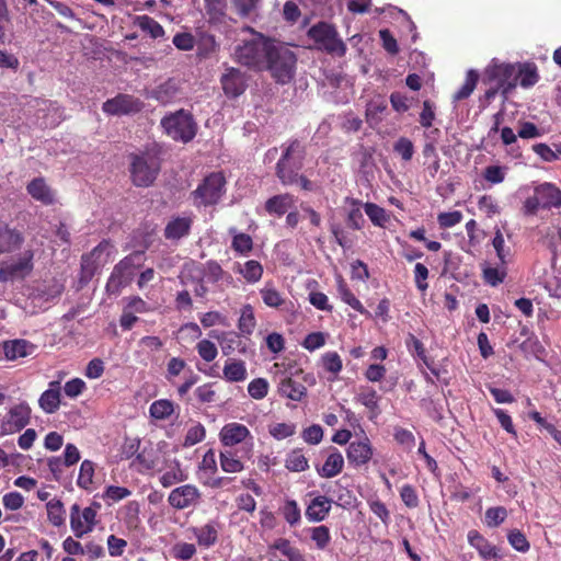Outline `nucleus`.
I'll return each mask as SVG.
<instances>
[{
  "instance_id": "f257e3e1",
  "label": "nucleus",
  "mask_w": 561,
  "mask_h": 561,
  "mask_svg": "<svg viewBox=\"0 0 561 561\" xmlns=\"http://www.w3.org/2000/svg\"><path fill=\"white\" fill-rule=\"evenodd\" d=\"M282 148V156L275 167L276 178L284 186L299 185L304 191H313V182L300 174L306 157L305 146L298 139H291Z\"/></svg>"
},
{
  "instance_id": "f03ea898",
  "label": "nucleus",
  "mask_w": 561,
  "mask_h": 561,
  "mask_svg": "<svg viewBox=\"0 0 561 561\" xmlns=\"http://www.w3.org/2000/svg\"><path fill=\"white\" fill-rule=\"evenodd\" d=\"M161 170V159L157 152L142 151L129 154V173L131 183L137 187H149Z\"/></svg>"
},
{
  "instance_id": "7ed1b4c3",
  "label": "nucleus",
  "mask_w": 561,
  "mask_h": 561,
  "mask_svg": "<svg viewBox=\"0 0 561 561\" xmlns=\"http://www.w3.org/2000/svg\"><path fill=\"white\" fill-rule=\"evenodd\" d=\"M273 44L263 35L256 34L250 41H243L234 49L236 60L249 68L263 69L266 64V58L271 57V49Z\"/></svg>"
},
{
  "instance_id": "20e7f679",
  "label": "nucleus",
  "mask_w": 561,
  "mask_h": 561,
  "mask_svg": "<svg viewBox=\"0 0 561 561\" xmlns=\"http://www.w3.org/2000/svg\"><path fill=\"white\" fill-rule=\"evenodd\" d=\"M227 192V180L222 172H211L206 175L191 193L194 205L209 207L217 205Z\"/></svg>"
},
{
  "instance_id": "39448f33",
  "label": "nucleus",
  "mask_w": 561,
  "mask_h": 561,
  "mask_svg": "<svg viewBox=\"0 0 561 561\" xmlns=\"http://www.w3.org/2000/svg\"><path fill=\"white\" fill-rule=\"evenodd\" d=\"M307 35L314 42L319 49H322L328 54H334L342 57L346 53V45L340 38L334 25L330 23L323 21L318 22L308 30Z\"/></svg>"
},
{
  "instance_id": "423d86ee",
  "label": "nucleus",
  "mask_w": 561,
  "mask_h": 561,
  "mask_svg": "<svg viewBox=\"0 0 561 561\" xmlns=\"http://www.w3.org/2000/svg\"><path fill=\"white\" fill-rule=\"evenodd\" d=\"M141 256V252L131 253L114 266L106 283L107 293L119 294L123 288L131 283L135 270L140 266Z\"/></svg>"
},
{
  "instance_id": "0eeeda50",
  "label": "nucleus",
  "mask_w": 561,
  "mask_h": 561,
  "mask_svg": "<svg viewBox=\"0 0 561 561\" xmlns=\"http://www.w3.org/2000/svg\"><path fill=\"white\" fill-rule=\"evenodd\" d=\"M515 68V64L499 62L493 59L484 69L482 82L495 84L501 89V93L507 96L516 88Z\"/></svg>"
},
{
  "instance_id": "6e6552de",
  "label": "nucleus",
  "mask_w": 561,
  "mask_h": 561,
  "mask_svg": "<svg viewBox=\"0 0 561 561\" xmlns=\"http://www.w3.org/2000/svg\"><path fill=\"white\" fill-rule=\"evenodd\" d=\"M161 126L167 135L174 140L188 142L196 135V124L192 115L183 110L163 117Z\"/></svg>"
},
{
  "instance_id": "1a4fd4ad",
  "label": "nucleus",
  "mask_w": 561,
  "mask_h": 561,
  "mask_svg": "<svg viewBox=\"0 0 561 561\" xmlns=\"http://www.w3.org/2000/svg\"><path fill=\"white\" fill-rule=\"evenodd\" d=\"M296 56L288 49H277L274 45L271 49V57L266 58L264 68L271 70L277 82L285 84L289 82L295 73Z\"/></svg>"
},
{
  "instance_id": "9d476101",
  "label": "nucleus",
  "mask_w": 561,
  "mask_h": 561,
  "mask_svg": "<svg viewBox=\"0 0 561 561\" xmlns=\"http://www.w3.org/2000/svg\"><path fill=\"white\" fill-rule=\"evenodd\" d=\"M316 385V378L311 373L297 370L291 376H285L280 379L277 390L280 397L300 402L307 397V386Z\"/></svg>"
},
{
  "instance_id": "9b49d317",
  "label": "nucleus",
  "mask_w": 561,
  "mask_h": 561,
  "mask_svg": "<svg viewBox=\"0 0 561 561\" xmlns=\"http://www.w3.org/2000/svg\"><path fill=\"white\" fill-rule=\"evenodd\" d=\"M101 505L93 502L91 506L83 510L75 503L70 508V528L77 538H82L91 533L96 525V515Z\"/></svg>"
},
{
  "instance_id": "f8f14e48",
  "label": "nucleus",
  "mask_w": 561,
  "mask_h": 561,
  "mask_svg": "<svg viewBox=\"0 0 561 561\" xmlns=\"http://www.w3.org/2000/svg\"><path fill=\"white\" fill-rule=\"evenodd\" d=\"M34 251L28 249L16 261L3 263L0 266V282L8 283L28 276L34 270Z\"/></svg>"
},
{
  "instance_id": "ddd939ff",
  "label": "nucleus",
  "mask_w": 561,
  "mask_h": 561,
  "mask_svg": "<svg viewBox=\"0 0 561 561\" xmlns=\"http://www.w3.org/2000/svg\"><path fill=\"white\" fill-rule=\"evenodd\" d=\"M144 108V102L130 94L119 93L106 100L102 111L107 115L123 116L139 113Z\"/></svg>"
},
{
  "instance_id": "4468645a",
  "label": "nucleus",
  "mask_w": 561,
  "mask_h": 561,
  "mask_svg": "<svg viewBox=\"0 0 561 561\" xmlns=\"http://www.w3.org/2000/svg\"><path fill=\"white\" fill-rule=\"evenodd\" d=\"M31 420V408L27 403L21 402L12 407L1 423L3 435L14 434L23 430Z\"/></svg>"
},
{
  "instance_id": "2eb2a0df",
  "label": "nucleus",
  "mask_w": 561,
  "mask_h": 561,
  "mask_svg": "<svg viewBox=\"0 0 561 561\" xmlns=\"http://www.w3.org/2000/svg\"><path fill=\"white\" fill-rule=\"evenodd\" d=\"M113 249L110 240H102L91 252L81 257V271L85 276H93L100 264L106 263Z\"/></svg>"
},
{
  "instance_id": "dca6fc26",
  "label": "nucleus",
  "mask_w": 561,
  "mask_h": 561,
  "mask_svg": "<svg viewBox=\"0 0 561 561\" xmlns=\"http://www.w3.org/2000/svg\"><path fill=\"white\" fill-rule=\"evenodd\" d=\"M201 496L202 494L197 486L184 484L170 492L168 503L175 510H185L198 504Z\"/></svg>"
},
{
  "instance_id": "f3484780",
  "label": "nucleus",
  "mask_w": 561,
  "mask_h": 561,
  "mask_svg": "<svg viewBox=\"0 0 561 561\" xmlns=\"http://www.w3.org/2000/svg\"><path fill=\"white\" fill-rule=\"evenodd\" d=\"M222 90L228 98L234 99L241 95L247 89V79L244 73L233 67H230L220 79Z\"/></svg>"
},
{
  "instance_id": "a211bd4d",
  "label": "nucleus",
  "mask_w": 561,
  "mask_h": 561,
  "mask_svg": "<svg viewBox=\"0 0 561 561\" xmlns=\"http://www.w3.org/2000/svg\"><path fill=\"white\" fill-rule=\"evenodd\" d=\"M248 438H253L251 432L245 425L238 422L227 423L219 433L221 444L227 447H233Z\"/></svg>"
},
{
  "instance_id": "6ab92c4d",
  "label": "nucleus",
  "mask_w": 561,
  "mask_h": 561,
  "mask_svg": "<svg viewBox=\"0 0 561 561\" xmlns=\"http://www.w3.org/2000/svg\"><path fill=\"white\" fill-rule=\"evenodd\" d=\"M191 530L197 545L208 549L218 542L220 524L217 520H209L205 525L192 527Z\"/></svg>"
},
{
  "instance_id": "aec40b11",
  "label": "nucleus",
  "mask_w": 561,
  "mask_h": 561,
  "mask_svg": "<svg viewBox=\"0 0 561 561\" xmlns=\"http://www.w3.org/2000/svg\"><path fill=\"white\" fill-rule=\"evenodd\" d=\"M36 346L26 340H11L5 341L0 345V352L3 353L4 358L8 360H16L32 355Z\"/></svg>"
},
{
  "instance_id": "412c9836",
  "label": "nucleus",
  "mask_w": 561,
  "mask_h": 561,
  "mask_svg": "<svg viewBox=\"0 0 561 561\" xmlns=\"http://www.w3.org/2000/svg\"><path fill=\"white\" fill-rule=\"evenodd\" d=\"M346 456L355 466L366 465L373 457V447L368 437L350 443Z\"/></svg>"
},
{
  "instance_id": "4be33fe9",
  "label": "nucleus",
  "mask_w": 561,
  "mask_h": 561,
  "mask_svg": "<svg viewBox=\"0 0 561 561\" xmlns=\"http://www.w3.org/2000/svg\"><path fill=\"white\" fill-rule=\"evenodd\" d=\"M332 503V499L325 495H317L306 507V518L310 523H320L324 520L331 511Z\"/></svg>"
},
{
  "instance_id": "5701e85b",
  "label": "nucleus",
  "mask_w": 561,
  "mask_h": 561,
  "mask_svg": "<svg viewBox=\"0 0 561 561\" xmlns=\"http://www.w3.org/2000/svg\"><path fill=\"white\" fill-rule=\"evenodd\" d=\"M515 66L516 87L519 84L524 89H529L539 81L540 75L535 62H516Z\"/></svg>"
},
{
  "instance_id": "b1692460",
  "label": "nucleus",
  "mask_w": 561,
  "mask_h": 561,
  "mask_svg": "<svg viewBox=\"0 0 561 561\" xmlns=\"http://www.w3.org/2000/svg\"><path fill=\"white\" fill-rule=\"evenodd\" d=\"M26 192L32 198L41 202L43 205L48 206L55 203V193L42 176L33 179L26 185Z\"/></svg>"
},
{
  "instance_id": "393cba45",
  "label": "nucleus",
  "mask_w": 561,
  "mask_h": 561,
  "mask_svg": "<svg viewBox=\"0 0 561 561\" xmlns=\"http://www.w3.org/2000/svg\"><path fill=\"white\" fill-rule=\"evenodd\" d=\"M295 202L293 194H277L266 199L264 209L271 216L282 217L295 206Z\"/></svg>"
},
{
  "instance_id": "a878e982",
  "label": "nucleus",
  "mask_w": 561,
  "mask_h": 561,
  "mask_svg": "<svg viewBox=\"0 0 561 561\" xmlns=\"http://www.w3.org/2000/svg\"><path fill=\"white\" fill-rule=\"evenodd\" d=\"M192 225V217H174L165 225L163 236L167 240H180L190 234Z\"/></svg>"
},
{
  "instance_id": "bb28decb",
  "label": "nucleus",
  "mask_w": 561,
  "mask_h": 561,
  "mask_svg": "<svg viewBox=\"0 0 561 561\" xmlns=\"http://www.w3.org/2000/svg\"><path fill=\"white\" fill-rule=\"evenodd\" d=\"M355 400L369 411L370 420H375L379 416L381 412L379 408L380 396L373 387H359V391L357 392Z\"/></svg>"
},
{
  "instance_id": "cd10ccee",
  "label": "nucleus",
  "mask_w": 561,
  "mask_h": 561,
  "mask_svg": "<svg viewBox=\"0 0 561 561\" xmlns=\"http://www.w3.org/2000/svg\"><path fill=\"white\" fill-rule=\"evenodd\" d=\"M24 237L21 231L9 226L0 227V254L11 253L22 245Z\"/></svg>"
},
{
  "instance_id": "c85d7f7f",
  "label": "nucleus",
  "mask_w": 561,
  "mask_h": 561,
  "mask_svg": "<svg viewBox=\"0 0 561 561\" xmlns=\"http://www.w3.org/2000/svg\"><path fill=\"white\" fill-rule=\"evenodd\" d=\"M38 404L41 409L48 413H55L60 407V383L59 381H51L49 388L45 390L39 399Z\"/></svg>"
},
{
  "instance_id": "c756f323",
  "label": "nucleus",
  "mask_w": 561,
  "mask_h": 561,
  "mask_svg": "<svg viewBox=\"0 0 561 561\" xmlns=\"http://www.w3.org/2000/svg\"><path fill=\"white\" fill-rule=\"evenodd\" d=\"M202 263L196 261H191L184 264L183 271L186 273V276L192 282L196 283V287L194 288V295L197 298H206L208 294V288L205 285V279L202 276Z\"/></svg>"
},
{
  "instance_id": "7c9ffc66",
  "label": "nucleus",
  "mask_w": 561,
  "mask_h": 561,
  "mask_svg": "<svg viewBox=\"0 0 561 561\" xmlns=\"http://www.w3.org/2000/svg\"><path fill=\"white\" fill-rule=\"evenodd\" d=\"M234 273L242 275L249 284L257 283L263 276V266L256 260H249L244 263L236 262L233 265Z\"/></svg>"
},
{
  "instance_id": "2f4dec72",
  "label": "nucleus",
  "mask_w": 561,
  "mask_h": 561,
  "mask_svg": "<svg viewBox=\"0 0 561 561\" xmlns=\"http://www.w3.org/2000/svg\"><path fill=\"white\" fill-rule=\"evenodd\" d=\"M405 346L411 355L419 357L432 374L438 376V370L434 367V360L426 355L424 344L413 333H408Z\"/></svg>"
},
{
  "instance_id": "473e14b6",
  "label": "nucleus",
  "mask_w": 561,
  "mask_h": 561,
  "mask_svg": "<svg viewBox=\"0 0 561 561\" xmlns=\"http://www.w3.org/2000/svg\"><path fill=\"white\" fill-rule=\"evenodd\" d=\"M468 542L478 550L483 559L499 558L497 548L490 543L478 530L468 533Z\"/></svg>"
},
{
  "instance_id": "72a5a7b5",
  "label": "nucleus",
  "mask_w": 561,
  "mask_h": 561,
  "mask_svg": "<svg viewBox=\"0 0 561 561\" xmlns=\"http://www.w3.org/2000/svg\"><path fill=\"white\" fill-rule=\"evenodd\" d=\"M344 467V458L342 454L334 449L333 453H331L324 463L321 467H317V472L321 478H333L342 472Z\"/></svg>"
},
{
  "instance_id": "f704fd0d",
  "label": "nucleus",
  "mask_w": 561,
  "mask_h": 561,
  "mask_svg": "<svg viewBox=\"0 0 561 561\" xmlns=\"http://www.w3.org/2000/svg\"><path fill=\"white\" fill-rule=\"evenodd\" d=\"M560 188L554 184L545 182L535 187V194L541 203V208L549 209L551 207L557 208L558 196Z\"/></svg>"
},
{
  "instance_id": "c9c22d12",
  "label": "nucleus",
  "mask_w": 561,
  "mask_h": 561,
  "mask_svg": "<svg viewBox=\"0 0 561 561\" xmlns=\"http://www.w3.org/2000/svg\"><path fill=\"white\" fill-rule=\"evenodd\" d=\"M202 276L213 284H217L219 282H227L228 284L232 283V276L226 272L221 265L215 261L209 260L205 264H202Z\"/></svg>"
},
{
  "instance_id": "e433bc0d",
  "label": "nucleus",
  "mask_w": 561,
  "mask_h": 561,
  "mask_svg": "<svg viewBox=\"0 0 561 561\" xmlns=\"http://www.w3.org/2000/svg\"><path fill=\"white\" fill-rule=\"evenodd\" d=\"M224 378L229 382H241L248 377L245 363L241 359H228L222 369Z\"/></svg>"
},
{
  "instance_id": "4c0bfd02",
  "label": "nucleus",
  "mask_w": 561,
  "mask_h": 561,
  "mask_svg": "<svg viewBox=\"0 0 561 561\" xmlns=\"http://www.w3.org/2000/svg\"><path fill=\"white\" fill-rule=\"evenodd\" d=\"M261 298L265 306L280 309L287 305V299L276 289L272 282H268L260 289Z\"/></svg>"
},
{
  "instance_id": "58836bf2",
  "label": "nucleus",
  "mask_w": 561,
  "mask_h": 561,
  "mask_svg": "<svg viewBox=\"0 0 561 561\" xmlns=\"http://www.w3.org/2000/svg\"><path fill=\"white\" fill-rule=\"evenodd\" d=\"M270 549L280 551V553L288 559V561H307L305 554L297 547L293 546L286 538L276 539Z\"/></svg>"
},
{
  "instance_id": "ea45409f",
  "label": "nucleus",
  "mask_w": 561,
  "mask_h": 561,
  "mask_svg": "<svg viewBox=\"0 0 561 561\" xmlns=\"http://www.w3.org/2000/svg\"><path fill=\"white\" fill-rule=\"evenodd\" d=\"M479 81V73L477 70L470 69L466 73V79L463 84L460 87V89L455 92L453 95V100L455 102H459L462 100L468 99L472 92L474 91L477 84Z\"/></svg>"
},
{
  "instance_id": "a19ab883",
  "label": "nucleus",
  "mask_w": 561,
  "mask_h": 561,
  "mask_svg": "<svg viewBox=\"0 0 561 561\" xmlns=\"http://www.w3.org/2000/svg\"><path fill=\"white\" fill-rule=\"evenodd\" d=\"M174 412V403L168 399H159L153 401L149 407V414L152 419L164 421Z\"/></svg>"
},
{
  "instance_id": "79ce46f5",
  "label": "nucleus",
  "mask_w": 561,
  "mask_h": 561,
  "mask_svg": "<svg viewBox=\"0 0 561 561\" xmlns=\"http://www.w3.org/2000/svg\"><path fill=\"white\" fill-rule=\"evenodd\" d=\"M256 327L254 309L250 304L241 308L240 318L238 320V329L242 334L251 335Z\"/></svg>"
},
{
  "instance_id": "37998d69",
  "label": "nucleus",
  "mask_w": 561,
  "mask_h": 561,
  "mask_svg": "<svg viewBox=\"0 0 561 561\" xmlns=\"http://www.w3.org/2000/svg\"><path fill=\"white\" fill-rule=\"evenodd\" d=\"M285 468L293 472L306 471L309 468V462L302 453V449H293L285 459Z\"/></svg>"
},
{
  "instance_id": "c03bdc74",
  "label": "nucleus",
  "mask_w": 561,
  "mask_h": 561,
  "mask_svg": "<svg viewBox=\"0 0 561 561\" xmlns=\"http://www.w3.org/2000/svg\"><path fill=\"white\" fill-rule=\"evenodd\" d=\"M95 472V463L92 460L85 459L80 465L77 485L80 489L90 491L93 484V477Z\"/></svg>"
},
{
  "instance_id": "a18cd8bd",
  "label": "nucleus",
  "mask_w": 561,
  "mask_h": 561,
  "mask_svg": "<svg viewBox=\"0 0 561 561\" xmlns=\"http://www.w3.org/2000/svg\"><path fill=\"white\" fill-rule=\"evenodd\" d=\"M219 460L225 472L237 473L244 469L243 462L231 450L220 451Z\"/></svg>"
},
{
  "instance_id": "49530a36",
  "label": "nucleus",
  "mask_w": 561,
  "mask_h": 561,
  "mask_svg": "<svg viewBox=\"0 0 561 561\" xmlns=\"http://www.w3.org/2000/svg\"><path fill=\"white\" fill-rule=\"evenodd\" d=\"M176 82L172 79L157 87L153 91V98L160 103H170L178 94Z\"/></svg>"
},
{
  "instance_id": "de8ad7c7",
  "label": "nucleus",
  "mask_w": 561,
  "mask_h": 561,
  "mask_svg": "<svg viewBox=\"0 0 561 561\" xmlns=\"http://www.w3.org/2000/svg\"><path fill=\"white\" fill-rule=\"evenodd\" d=\"M279 512L289 526H296L300 523L301 512L295 500L287 499L280 506Z\"/></svg>"
},
{
  "instance_id": "09e8293b",
  "label": "nucleus",
  "mask_w": 561,
  "mask_h": 561,
  "mask_svg": "<svg viewBox=\"0 0 561 561\" xmlns=\"http://www.w3.org/2000/svg\"><path fill=\"white\" fill-rule=\"evenodd\" d=\"M311 540L314 542L317 549L325 550L331 542V533L328 526L320 525L309 528Z\"/></svg>"
},
{
  "instance_id": "8fccbe9b",
  "label": "nucleus",
  "mask_w": 561,
  "mask_h": 561,
  "mask_svg": "<svg viewBox=\"0 0 561 561\" xmlns=\"http://www.w3.org/2000/svg\"><path fill=\"white\" fill-rule=\"evenodd\" d=\"M364 209L370 221L377 227H385L389 221V215L386 209L375 203H365Z\"/></svg>"
},
{
  "instance_id": "3c124183",
  "label": "nucleus",
  "mask_w": 561,
  "mask_h": 561,
  "mask_svg": "<svg viewBox=\"0 0 561 561\" xmlns=\"http://www.w3.org/2000/svg\"><path fill=\"white\" fill-rule=\"evenodd\" d=\"M48 520L56 527L65 523V508L60 500L53 499L46 504Z\"/></svg>"
},
{
  "instance_id": "603ef678",
  "label": "nucleus",
  "mask_w": 561,
  "mask_h": 561,
  "mask_svg": "<svg viewBox=\"0 0 561 561\" xmlns=\"http://www.w3.org/2000/svg\"><path fill=\"white\" fill-rule=\"evenodd\" d=\"M351 205L353 206L348 213L346 222L347 226L354 230H360L364 226L365 219L360 210V201L351 198Z\"/></svg>"
},
{
  "instance_id": "864d4df0",
  "label": "nucleus",
  "mask_w": 561,
  "mask_h": 561,
  "mask_svg": "<svg viewBox=\"0 0 561 561\" xmlns=\"http://www.w3.org/2000/svg\"><path fill=\"white\" fill-rule=\"evenodd\" d=\"M322 367L325 371L332 374L334 378L343 368L341 356L336 352H327L321 357Z\"/></svg>"
},
{
  "instance_id": "5fc2aeb1",
  "label": "nucleus",
  "mask_w": 561,
  "mask_h": 561,
  "mask_svg": "<svg viewBox=\"0 0 561 561\" xmlns=\"http://www.w3.org/2000/svg\"><path fill=\"white\" fill-rule=\"evenodd\" d=\"M507 518V510L504 506L489 507L485 511L484 523L490 528L499 527Z\"/></svg>"
},
{
  "instance_id": "6e6d98bb",
  "label": "nucleus",
  "mask_w": 561,
  "mask_h": 561,
  "mask_svg": "<svg viewBox=\"0 0 561 561\" xmlns=\"http://www.w3.org/2000/svg\"><path fill=\"white\" fill-rule=\"evenodd\" d=\"M138 26L141 31L149 33L153 38L164 35V30L160 23L149 15L138 16Z\"/></svg>"
},
{
  "instance_id": "4d7b16f0",
  "label": "nucleus",
  "mask_w": 561,
  "mask_h": 561,
  "mask_svg": "<svg viewBox=\"0 0 561 561\" xmlns=\"http://www.w3.org/2000/svg\"><path fill=\"white\" fill-rule=\"evenodd\" d=\"M337 289H339V294H340L341 299L346 305H348L354 310H356V311H358L360 313L365 312V308L362 305V302L359 301V299H357L355 297V295L351 291V289L347 287V285L343 280H341L339 283Z\"/></svg>"
},
{
  "instance_id": "13d9d810",
  "label": "nucleus",
  "mask_w": 561,
  "mask_h": 561,
  "mask_svg": "<svg viewBox=\"0 0 561 561\" xmlns=\"http://www.w3.org/2000/svg\"><path fill=\"white\" fill-rule=\"evenodd\" d=\"M506 277V268L505 265H502V267H492V266H485L483 268V279L486 284L490 286H497L501 283L504 282Z\"/></svg>"
},
{
  "instance_id": "bf43d9fd",
  "label": "nucleus",
  "mask_w": 561,
  "mask_h": 561,
  "mask_svg": "<svg viewBox=\"0 0 561 561\" xmlns=\"http://www.w3.org/2000/svg\"><path fill=\"white\" fill-rule=\"evenodd\" d=\"M393 438L394 440L402 446L405 450L410 451L415 446V436L414 434L401 426H396L393 430Z\"/></svg>"
},
{
  "instance_id": "052dcab7",
  "label": "nucleus",
  "mask_w": 561,
  "mask_h": 561,
  "mask_svg": "<svg viewBox=\"0 0 561 561\" xmlns=\"http://www.w3.org/2000/svg\"><path fill=\"white\" fill-rule=\"evenodd\" d=\"M268 433L277 440L293 436L296 433L294 423H274L268 426Z\"/></svg>"
},
{
  "instance_id": "680f3d73",
  "label": "nucleus",
  "mask_w": 561,
  "mask_h": 561,
  "mask_svg": "<svg viewBox=\"0 0 561 561\" xmlns=\"http://www.w3.org/2000/svg\"><path fill=\"white\" fill-rule=\"evenodd\" d=\"M268 387L265 378H255L248 385L249 396L255 400H262L267 396Z\"/></svg>"
},
{
  "instance_id": "e2e57ef3",
  "label": "nucleus",
  "mask_w": 561,
  "mask_h": 561,
  "mask_svg": "<svg viewBox=\"0 0 561 561\" xmlns=\"http://www.w3.org/2000/svg\"><path fill=\"white\" fill-rule=\"evenodd\" d=\"M393 151L401 157L404 161H410L414 154V145L407 137H400L393 144Z\"/></svg>"
},
{
  "instance_id": "0e129e2a",
  "label": "nucleus",
  "mask_w": 561,
  "mask_h": 561,
  "mask_svg": "<svg viewBox=\"0 0 561 561\" xmlns=\"http://www.w3.org/2000/svg\"><path fill=\"white\" fill-rule=\"evenodd\" d=\"M231 248L240 254H248L253 249L252 238L243 232L237 233L232 238Z\"/></svg>"
},
{
  "instance_id": "69168bd1",
  "label": "nucleus",
  "mask_w": 561,
  "mask_h": 561,
  "mask_svg": "<svg viewBox=\"0 0 561 561\" xmlns=\"http://www.w3.org/2000/svg\"><path fill=\"white\" fill-rule=\"evenodd\" d=\"M335 485L339 486V491L336 494V500L333 502L344 510L354 507L356 503V496L354 493L347 488L341 486L337 482H335Z\"/></svg>"
},
{
  "instance_id": "338daca9",
  "label": "nucleus",
  "mask_w": 561,
  "mask_h": 561,
  "mask_svg": "<svg viewBox=\"0 0 561 561\" xmlns=\"http://www.w3.org/2000/svg\"><path fill=\"white\" fill-rule=\"evenodd\" d=\"M510 545L519 552H527L530 543L526 536L519 529H513L507 535Z\"/></svg>"
},
{
  "instance_id": "774afa93",
  "label": "nucleus",
  "mask_w": 561,
  "mask_h": 561,
  "mask_svg": "<svg viewBox=\"0 0 561 561\" xmlns=\"http://www.w3.org/2000/svg\"><path fill=\"white\" fill-rule=\"evenodd\" d=\"M196 350H197V353L198 355L205 360V362H213L217 355H218V350L216 347V345L209 341V340H201L197 344H196Z\"/></svg>"
}]
</instances>
